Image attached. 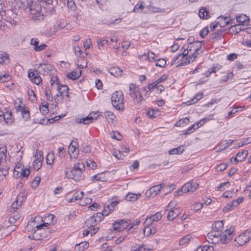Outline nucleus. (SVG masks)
I'll list each match as a JSON object with an SVG mask.
<instances>
[{"instance_id":"3","label":"nucleus","mask_w":251,"mask_h":251,"mask_svg":"<svg viewBox=\"0 0 251 251\" xmlns=\"http://www.w3.org/2000/svg\"><path fill=\"white\" fill-rule=\"evenodd\" d=\"M201 46V42L196 41L195 43L191 45H184L181 48V50H184V55L189 53L191 55L197 58L200 54L199 52L200 51Z\"/></svg>"},{"instance_id":"11","label":"nucleus","mask_w":251,"mask_h":251,"mask_svg":"<svg viewBox=\"0 0 251 251\" xmlns=\"http://www.w3.org/2000/svg\"><path fill=\"white\" fill-rule=\"evenodd\" d=\"M28 77L36 85H39L42 81V78L39 75L37 70L32 71L31 69L28 71Z\"/></svg>"},{"instance_id":"39","label":"nucleus","mask_w":251,"mask_h":251,"mask_svg":"<svg viewBox=\"0 0 251 251\" xmlns=\"http://www.w3.org/2000/svg\"><path fill=\"white\" fill-rule=\"evenodd\" d=\"M118 203V201H113L111 202L110 203L108 204L106 206L104 205V206H105V209L106 208L108 210V212L107 213H110L111 211H112L114 207Z\"/></svg>"},{"instance_id":"10","label":"nucleus","mask_w":251,"mask_h":251,"mask_svg":"<svg viewBox=\"0 0 251 251\" xmlns=\"http://www.w3.org/2000/svg\"><path fill=\"white\" fill-rule=\"evenodd\" d=\"M108 213H107V210L105 209V206H104L102 213H97L96 214L94 215L92 217H91V219L89 221H91V223L92 224H93L97 222H100L103 218V217L104 216L108 215Z\"/></svg>"},{"instance_id":"4","label":"nucleus","mask_w":251,"mask_h":251,"mask_svg":"<svg viewBox=\"0 0 251 251\" xmlns=\"http://www.w3.org/2000/svg\"><path fill=\"white\" fill-rule=\"evenodd\" d=\"M124 96L121 91L114 92L111 96V102L113 106L117 110L124 109Z\"/></svg>"},{"instance_id":"36","label":"nucleus","mask_w":251,"mask_h":251,"mask_svg":"<svg viewBox=\"0 0 251 251\" xmlns=\"http://www.w3.org/2000/svg\"><path fill=\"white\" fill-rule=\"evenodd\" d=\"M21 175L22 176V179L25 180L27 179V177L30 174V171L28 169H25L23 168L21 169Z\"/></svg>"},{"instance_id":"33","label":"nucleus","mask_w":251,"mask_h":251,"mask_svg":"<svg viewBox=\"0 0 251 251\" xmlns=\"http://www.w3.org/2000/svg\"><path fill=\"white\" fill-rule=\"evenodd\" d=\"M57 90L59 92V93H68L69 91V88L66 85H60L59 83H57Z\"/></svg>"},{"instance_id":"58","label":"nucleus","mask_w":251,"mask_h":251,"mask_svg":"<svg viewBox=\"0 0 251 251\" xmlns=\"http://www.w3.org/2000/svg\"><path fill=\"white\" fill-rule=\"evenodd\" d=\"M144 234L146 236H148L151 234H152L151 227L144 226Z\"/></svg>"},{"instance_id":"38","label":"nucleus","mask_w":251,"mask_h":251,"mask_svg":"<svg viewBox=\"0 0 251 251\" xmlns=\"http://www.w3.org/2000/svg\"><path fill=\"white\" fill-rule=\"evenodd\" d=\"M189 121V119L187 117H186L183 119H180L177 121L175 124V126H181L184 124H188Z\"/></svg>"},{"instance_id":"53","label":"nucleus","mask_w":251,"mask_h":251,"mask_svg":"<svg viewBox=\"0 0 251 251\" xmlns=\"http://www.w3.org/2000/svg\"><path fill=\"white\" fill-rule=\"evenodd\" d=\"M97 44L99 46V48L100 49V47H103L105 45H107L108 44V41L106 39H99L97 41Z\"/></svg>"},{"instance_id":"22","label":"nucleus","mask_w":251,"mask_h":251,"mask_svg":"<svg viewBox=\"0 0 251 251\" xmlns=\"http://www.w3.org/2000/svg\"><path fill=\"white\" fill-rule=\"evenodd\" d=\"M223 32L224 30H217L211 34L210 39L213 42L221 39Z\"/></svg>"},{"instance_id":"26","label":"nucleus","mask_w":251,"mask_h":251,"mask_svg":"<svg viewBox=\"0 0 251 251\" xmlns=\"http://www.w3.org/2000/svg\"><path fill=\"white\" fill-rule=\"evenodd\" d=\"M184 151V148L183 146H180L176 148H174L169 151V154L170 155L173 154H180Z\"/></svg>"},{"instance_id":"25","label":"nucleus","mask_w":251,"mask_h":251,"mask_svg":"<svg viewBox=\"0 0 251 251\" xmlns=\"http://www.w3.org/2000/svg\"><path fill=\"white\" fill-rule=\"evenodd\" d=\"M98 117V115L97 116H95V117H93L92 116H90V115H89L88 116L86 117L85 118L80 119L78 122L79 123H83L85 125H87L88 124L91 123L92 122L93 120L94 119H97V117Z\"/></svg>"},{"instance_id":"21","label":"nucleus","mask_w":251,"mask_h":251,"mask_svg":"<svg viewBox=\"0 0 251 251\" xmlns=\"http://www.w3.org/2000/svg\"><path fill=\"white\" fill-rule=\"evenodd\" d=\"M140 196V193L133 194L129 193L126 195L125 199L127 201L134 202Z\"/></svg>"},{"instance_id":"63","label":"nucleus","mask_w":251,"mask_h":251,"mask_svg":"<svg viewBox=\"0 0 251 251\" xmlns=\"http://www.w3.org/2000/svg\"><path fill=\"white\" fill-rule=\"evenodd\" d=\"M153 222L150 216L147 217L144 225L146 226H151V225L152 224Z\"/></svg>"},{"instance_id":"30","label":"nucleus","mask_w":251,"mask_h":251,"mask_svg":"<svg viewBox=\"0 0 251 251\" xmlns=\"http://www.w3.org/2000/svg\"><path fill=\"white\" fill-rule=\"evenodd\" d=\"M130 251H150V249L146 245H139L132 247Z\"/></svg>"},{"instance_id":"64","label":"nucleus","mask_w":251,"mask_h":251,"mask_svg":"<svg viewBox=\"0 0 251 251\" xmlns=\"http://www.w3.org/2000/svg\"><path fill=\"white\" fill-rule=\"evenodd\" d=\"M200 248H201V249L202 250V251H212L213 250V248L212 246L209 245L200 246Z\"/></svg>"},{"instance_id":"46","label":"nucleus","mask_w":251,"mask_h":251,"mask_svg":"<svg viewBox=\"0 0 251 251\" xmlns=\"http://www.w3.org/2000/svg\"><path fill=\"white\" fill-rule=\"evenodd\" d=\"M155 65L161 68H163L166 65V60L162 58L158 59L155 63Z\"/></svg>"},{"instance_id":"19","label":"nucleus","mask_w":251,"mask_h":251,"mask_svg":"<svg viewBox=\"0 0 251 251\" xmlns=\"http://www.w3.org/2000/svg\"><path fill=\"white\" fill-rule=\"evenodd\" d=\"M179 214V211L177 208L173 209L169 212L167 215V219L169 221H173Z\"/></svg>"},{"instance_id":"44","label":"nucleus","mask_w":251,"mask_h":251,"mask_svg":"<svg viewBox=\"0 0 251 251\" xmlns=\"http://www.w3.org/2000/svg\"><path fill=\"white\" fill-rule=\"evenodd\" d=\"M22 203L21 201L18 200L17 198L11 205L12 209L15 211V210L18 209L22 205Z\"/></svg>"},{"instance_id":"24","label":"nucleus","mask_w":251,"mask_h":251,"mask_svg":"<svg viewBox=\"0 0 251 251\" xmlns=\"http://www.w3.org/2000/svg\"><path fill=\"white\" fill-rule=\"evenodd\" d=\"M4 121L5 124L7 125H10L12 123V113L11 111H7L6 112H4Z\"/></svg>"},{"instance_id":"31","label":"nucleus","mask_w":251,"mask_h":251,"mask_svg":"<svg viewBox=\"0 0 251 251\" xmlns=\"http://www.w3.org/2000/svg\"><path fill=\"white\" fill-rule=\"evenodd\" d=\"M144 7V2L139 1L135 5L133 12L135 13L141 12L143 10Z\"/></svg>"},{"instance_id":"7","label":"nucleus","mask_w":251,"mask_h":251,"mask_svg":"<svg viewBox=\"0 0 251 251\" xmlns=\"http://www.w3.org/2000/svg\"><path fill=\"white\" fill-rule=\"evenodd\" d=\"M234 228L230 227L229 229H226L220 235V242L221 244H227L233 238V233Z\"/></svg>"},{"instance_id":"41","label":"nucleus","mask_w":251,"mask_h":251,"mask_svg":"<svg viewBox=\"0 0 251 251\" xmlns=\"http://www.w3.org/2000/svg\"><path fill=\"white\" fill-rule=\"evenodd\" d=\"M104 115L107 120L109 122H112L115 118V116L110 111L105 112Z\"/></svg>"},{"instance_id":"16","label":"nucleus","mask_w":251,"mask_h":251,"mask_svg":"<svg viewBox=\"0 0 251 251\" xmlns=\"http://www.w3.org/2000/svg\"><path fill=\"white\" fill-rule=\"evenodd\" d=\"M224 227V224L222 221H218L215 222L212 226V229L214 231L217 233L221 231Z\"/></svg>"},{"instance_id":"12","label":"nucleus","mask_w":251,"mask_h":251,"mask_svg":"<svg viewBox=\"0 0 251 251\" xmlns=\"http://www.w3.org/2000/svg\"><path fill=\"white\" fill-rule=\"evenodd\" d=\"M165 187V184L162 183L159 185H154L151 187L147 192L146 194H150V197H154L157 195L161 189H164Z\"/></svg>"},{"instance_id":"1","label":"nucleus","mask_w":251,"mask_h":251,"mask_svg":"<svg viewBox=\"0 0 251 251\" xmlns=\"http://www.w3.org/2000/svg\"><path fill=\"white\" fill-rule=\"evenodd\" d=\"M85 170V165L83 163H77L74 165L72 170L66 171V176L68 178L73 179L78 181L84 178L83 171Z\"/></svg>"},{"instance_id":"52","label":"nucleus","mask_w":251,"mask_h":251,"mask_svg":"<svg viewBox=\"0 0 251 251\" xmlns=\"http://www.w3.org/2000/svg\"><path fill=\"white\" fill-rule=\"evenodd\" d=\"M158 112V111L157 110L151 109L147 111V115L150 118L153 119L156 117L155 114L157 113Z\"/></svg>"},{"instance_id":"27","label":"nucleus","mask_w":251,"mask_h":251,"mask_svg":"<svg viewBox=\"0 0 251 251\" xmlns=\"http://www.w3.org/2000/svg\"><path fill=\"white\" fill-rule=\"evenodd\" d=\"M7 150L6 147L0 148V161L2 162L6 161Z\"/></svg>"},{"instance_id":"54","label":"nucleus","mask_w":251,"mask_h":251,"mask_svg":"<svg viewBox=\"0 0 251 251\" xmlns=\"http://www.w3.org/2000/svg\"><path fill=\"white\" fill-rule=\"evenodd\" d=\"M203 94L202 93H200L197 94L195 98H194L190 102V104H194L197 103L200 100H201L202 98Z\"/></svg>"},{"instance_id":"9","label":"nucleus","mask_w":251,"mask_h":251,"mask_svg":"<svg viewBox=\"0 0 251 251\" xmlns=\"http://www.w3.org/2000/svg\"><path fill=\"white\" fill-rule=\"evenodd\" d=\"M218 19V20H221V19L223 20L224 21H225V23L224 24H222V23H221L220 21L214 22L212 23L210 25V29L211 31H213L218 25H219L220 27H224L226 25H229L231 23V20H227V17L221 16V17H219Z\"/></svg>"},{"instance_id":"47","label":"nucleus","mask_w":251,"mask_h":251,"mask_svg":"<svg viewBox=\"0 0 251 251\" xmlns=\"http://www.w3.org/2000/svg\"><path fill=\"white\" fill-rule=\"evenodd\" d=\"M162 214L160 212H158L157 213H156L155 214L151 216L150 217H151L152 220L153 221V222H157L158 221H159L160 219H161L162 218Z\"/></svg>"},{"instance_id":"51","label":"nucleus","mask_w":251,"mask_h":251,"mask_svg":"<svg viewBox=\"0 0 251 251\" xmlns=\"http://www.w3.org/2000/svg\"><path fill=\"white\" fill-rule=\"evenodd\" d=\"M20 218V216L17 214H14L13 215H10L9 218V222L10 224L15 223Z\"/></svg>"},{"instance_id":"49","label":"nucleus","mask_w":251,"mask_h":251,"mask_svg":"<svg viewBox=\"0 0 251 251\" xmlns=\"http://www.w3.org/2000/svg\"><path fill=\"white\" fill-rule=\"evenodd\" d=\"M41 178L39 176H36L34 178L31 183V187L32 188H36L39 184Z\"/></svg>"},{"instance_id":"32","label":"nucleus","mask_w":251,"mask_h":251,"mask_svg":"<svg viewBox=\"0 0 251 251\" xmlns=\"http://www.w3.org/2000/svg\"><path fill=\"white\" fill-rule=\"evenodd\" d=\"M42 157H39L33 161V166L35 170L38 171L42 165Z\"/></svg>"},{"instance_id":"29","label":"nucleus","mask_w":251,"mask_h":251,"mask_svg":"<svg viewBox=\"0 0 251 251\" xmlns=\"http://www.w3.org/2000/svg\"><path fill=\"white\" fill-rule=\"evenodd\" d=\"M248 154V151L247 150H244L241 152H239L237 154V156L238 158V161L242 162L244 161Z\"/></svg>"},{"instance_id":"23","label":"nucleus","mask_w":251,"mask_h":251,"mask_svg":"<svg viewBox=\"0 0 251 251\" xmlns=\"http://www.w3.org/2000/svg\"><path fill=\"white\" fill-rule=\"evenodd\" d=\"M81 75V71L79 70L78 72L73 71L69 73L67 75V77L69 78V79H72V80H75L77 79Z\"/></svg>"},{"instance_id":"57","label":"nucleus","mask_w":251,"mask_h":251,"mask_svg":"<svg viewBox=\"0 0 251 251\" xmlns=\"http://www.w3.org/2000/svg\"><path fill=\"white\" fill-rule=\"evenodd\" d=\"M8 58V55L5 52H2L0 54V64H3L5 60Z\"/></svg>"},{"instance_id":"43","label":"nucleus","mask_w":251,"mask_h":251,"mask_svg":"<svg viewBox=\"0 0 251 251\" xmlns=\"http://www.w3.org/2000/svg\"><path fill=\"white\" fill-rule=\"evenodd\" d=\"M224 74L223 76H222V79L220 80V81L221 83L226 82L227 81L228 79L229 78L232 77L233 74L232 73H223Z\"/></svg>"},{"instance_id":"28","label":"nucleus","mask_w":251,"mask_h":251,"mask_svg":"<svg viewBox=\"0 0 251 251\" xmlns=\"http://www.w3.org/2000/svg\"><path fill=\"white\" fill-rule=\"evenodd\" d=\"M49 225V224L48 223H45V224H41L40 225H36L35 227H36L37 228V231H40V232L39 233L40 234H42L43 233L46 232H50V230L49 228H47L46 229L45 228L44 229L43 228V227L44 226H47Z\"/></svg>"},{"instance_id":"18","label":"nucleus","mask_w":251,"mask_h":251,"mask_svg":"<svg viewBox=\"0 0 251 251\" xmlns=\"http://www.w3.org/2000/svg\"><path fill=\"white\" fill-rule=\"evenodd\" d=\"M89 247V243L86 241L81 242L75 245V250L76 251H84Z\"/></svg>"},{"instance_id":"14","label":"nucleus","mask_w":251,"mask_h":251,"mask_svg":"<svg viewBox=\"0 0 251 251\" xmlns=\"http://www.w3.org/2000/svg\"><path fill=\"white\" fill-rule=\"evenodd\" d=\"M53 67L50 64L40 63L38 67L39 72L45 75L48 74L52 69Z\"/></svg>"},{"instance_id":"34","label":"nucleus","mask_w":251,"mask_h":251,"mask_svg":"<svg viewBox=\"0 0 251 251\" xmlns=\"http://www.w3.org/2000/svg\"><path fill=\"white\" fill-rule=\"evenodd\" d=\"M199 16L201 18L207 19L208 11L205 7H201L199 12Z\"/></svg>"},{"instance_id":"20","label":"nucleus","mask_w":251,"mask_h":251,"mask_svg":"<svg viewBox=\"0 0 251 251\" xmlns=\"http://www.w3.org/2000/svg\"><path fill=\"white\" fill-rule=\"evenodd\" d=\"M236 18L237 22L239 23V25H246V23L248 22L250 20L249 18L244 14L237 16Z\"/></svg>"},{"instance_id":"17","label":"nucleus","mask_w":251,"mask_h":251,"mask_svg":"<svg viewBox=\"0 0 251 251\" xmlns=\"http://www.w3.org/2000/svg\"><path fill=\"white\" fill-rule=\"evenodd\" d=\"M123 71L117 66L111 67L109 69V73L116 77L121 76Z\"/></svg>"},{"instance_id":"6","label":"nucleus","mask_w":251,"mask_h":251,"mask_svg":"<svg viewBox=\"0 0 251 251\" xmlns=\"http://www.w3.org/2000/svg\"><path fill=\"white\" fill-rule=\"evenodd\" d=\"M182 53L180 54V58L177 62V65L176 66L177 67L180 66H185L191 62H194L197 57L191 55L189 53H186V54H184V50H181Z\"/></svg>"},{"instance_id":"48","label":"nucleus","mask_w":251,"mask_h":251,"mask_svg":"<svg viewBox=\"0 0 251 251\" xmlns=\"http://www.w3.org/2000/svg\"><path fill=\"white\" fill-rule=\"evenodd\" d=\"M20 111L24 119L27 120L29 118V111L27 109H25V108H22Z\"/></svg>"},{"instance_id":"2","label":"nucleus","mask_w":251,"mask_h":251,"mask_svg":"<svg viewBox=\"0 0 251 251\" xmlns=\"http://www.w3.org/2000/svg\"><path fill=\"white\" fill-rule=\"evenodd\" d=\"M31 19L34 21H42L44 20V16L41 13V6L39 3L31 2V4L28 7Z\"/></svg>"},{"instance_id":"45","label":"nucleus","mask_w":251,"mask_h":251,"mask_svg":"<svg viewBox=\"0 0 251 251\" xmlns=\"http://www.w3.org/2000/svg\"><path fill=\"white\" fill-rule=\"evenodd\" d=\"M240 25H232L230 27V29L231 30L232 32L235 34H238L242 30Z\"/></svg>"},{"instance_id":"50","label":"nucleus","mask_w":251,"mask_h":251,"mask_svg":"<svg viewBox=\"0 0 251 251\" xmlns=\"http://www.w3.org/2000/svg\"><path fill=\"white\" fill-rule=\"evenodd\" d=\"M83 193H84L82 191L76 192L74 194V195L73 196V198H74V199H75V201L77 200H81L83 197Z\"/></svg>"},{"instance_id":"8","label":"nucleus","mask_w":251,"mask_h":251,"mask_svg":"<svg viewBox=\"0 0 251 251\" xmlns=\"http://www.w3.org/2000/svg\"><path fill=\"white\" fill-rule=\"evenodd\" d=\"M251 239V232L247 230L242 234L239 235L235 239L239 246H243L248 242Z\"/></svg>"},{"instance_id":"62","label":"nucleus","mask_w":251,"mask_h":251,"mask_svg":"<svg viewBox=\"0 0 251 251\" xmlns=\"http://www.w3.org/2000/svg\"><path fill=\"white\" fill-rule=\"evenodd\" d=\"M47 46V45L45 44H42L40 46L38 45L37 46H35V47H34V50L36 51H41L44 50Z\"/></svg>"},{"instance_id":"61","label":"nucleus","mask_w":251,"mask_h":251,"mask_svg":"<svg viewBox=\"0 0 251 251\" xmlns=\"http://www.w3.org/2000/svg\"><path fill=\"white\" fill-rule=\"evenodd\" d=\"M203 204L201 202H196L193 205V209L195 211H198L202 208Z\"/></svg>"},{"instance_id":"55","label":"nucleus","mask_w":251,"mask_h":251,"mask_svg":"<svg viewBox=\"0 0 251 251\" xmlns=\"http://www.w3.org/2000/svg\"><path fill=\"white\" fill-rule=\"evenodd\" d=\"M9 167L6 166L4 168H0V176L2 175L4 177H5L6 176L8 173V170Z\"/></svg>"},{"instance_id":"37","label":"nucleus","mask_w":251,"mask_h":251,"mask_svg":"<svg viewBox=\"0 0 251 251\" xmlns=\"http://www.w3.org/2000/svg\"><path fill=\"white\" fill-rule=\"evenodd\" d=\"M192 238V236L190 234H188L183 238H182L179 241V244L180 245H184L187 243Z\"/></svg>"},{"instance_id":"59","label":"nucleus","mask_w":251,"mask_h":251,"mask_svg":"<svg viewBox=\"0 0 251 251\" xmlns=\"http://www.w3.org/2000/svg\"><path fill=\"white\" fill-rule=\"evenodd\" d=\"M209 32V29L207 27H205L201 30L200 33V35L201 38H203L204 37L207 35L208 32Z\"/></svg>"},{"instance_id":"35","label":"nucleus","mask_w":251,"mask_h":251,"mask_svg":"<svg viewBox=\"0 0 251 251\" xmlns=\"http://www.w3.org/2000/svg\"><path fill=\"white\" fill-rule=\"evenodd\" d=\"M120 222L121 230L126 229L131 223L130 220H121Z\"/></svg>"},{"instance_id":"60","label":"nucleus","mask_w":251,"mask_h":251,"mask_svg":"<svg viewBox=\"0 0 251 251\" xmlns=\"http://www.w3.org/2000/svg\"><path fill=\"white\" fill-rule=\"evenodd\" d=\"M87 166L91 169H94L96 168L97 165L96 163L91 160H89L88 161H87Z\"/></svg>"},{"instance_id":"5","label":"nucleus","mask_w":251,"mask_h":251,"mask_svg":"<svg viewBox=\"0 0 251 251\" xmlns=\"http://www.w3.org/2000/svg\"><path fill=\"white\" fill-rule=\"evenodd\" d=\"M129 95L137 102H141L144 100L142 95L140 93V89L135 84L130 83L129 86Z\"/></svg>"},{"instance_id":"40","label":"nucleus","mask_w":251,"mask_h":251,"mask_svg":"<svg viewBox=\"0 0 251 251\" xmlns=\"http://www.w3.org/2000/svg\"><path fill=\"white\" fill-rule=\"evenodd\" d=\"M22 103V101L21 99L17 98L14 101V107L17 111H20L21 109L23 108L21 106V104Z\"/></svg>"},{"instance_id":"42","label":"nucleus","mask_w":251,"mask_h":251,"mask_svg":"<svg viewBox=\"0 0 251 251\" xmlns=\"http://www.w3.org/2000/svg\"><path fill=\"white\" fill-rule=\"evenodd\" d=\"M77 147H76L75 145H72V142H71L69 146V151L70 152H71L72 153L74 154V155L76 157L77 156V155L78 154V150H77V151H76V150L77 149Z\"/></svg>"},{"instance_id":"13","label":"nucleus","mask_w":251,"mask_h":251,"mask_svg":"<svg viewBox=\"0 0 251 251\" xmlns=\"http://www.w3.org/2000/svg\"><path fill=\"white\" fill-rule=\"evenodd\" d=\"M199 186V184L195 182H189L185 183L182 186V190L184 193H187L189 192H194L195 191Z\"/></svg>"},{"instance_id":"56","label":"nucleus","mask_w":251,"mask_h":251,"mask_svg":"<svg viewBox=\"0 0 251 251\" xmlns=\"http://www.w3.org/2000/svg\"><path fill=\"white\" fill-rule=\"evenodd\" d=\"M111 137L117 140H120L121 139V135L119 132L112 131L111 133Z\"/></svg>"},{"instance_id":"15","label":"nucleus","mask_w":251,"mask_h":251,"mask_svg":"<svg viewBox=\"0 0 251 251\" xmlns=\"http://www.w3.org/2000/svg\"><path fill=\"white\" fill-rule=\"evenodd\" d=\"M219 235L220 234L219 233L214 231L213 230L211 232L208 233L207 234L208 238L212 240L211 243L213 244H216L217 243H218L220 239H217L220 238V237H219Z\"/></svg>"}]
</instances>
